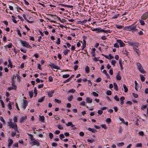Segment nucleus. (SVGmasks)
I'll list each match as a JSON object with an SVG mask.
<instances>
[{"label": "nucleus", "instance_id": "f257e3e1", "mask_svg": "<svg viewBox=\"0 0 148 148\" xmlns=\"http://www.w3.org/2000/svg\"><path fill=\"white\" fill-rule=\"evenodd\" d=\"M136 26L134 25H132L130 26H127L126 28L128 29V31L133 30V31H137L138 29H136Z\"/></svg>", "mask_w": 148, "mask_h": 148}, {"label": "nucleus", "instance_id": "f03ea898", "mask_svg": "<svg viewBox=\"0 0 148 148\" xmlns=\"http://www.w3.org/2000/svg\"><path fill=\"white\" fill-rule=\"evenodd\" d=\"M128 44L131 46H136L138 47V43L137 42H133L131 41H128Z\"/></svg>", "mask_w": 148, "mask_h": 148}, {"label": "nucleus", "instance_id": "7ed1b4c3", "mask_svg": "<svg viewBox=\"0 0 148 148\" xmlns=\"http://www.w3.org/2000/svg\"><path fill=\"white\" fill-rule=\"evenodd\" d=\"M22 45L24 47H27L28 45V43L26 41H23L21 40L20 41Z\"/></svg>", "mask_w": 148, "mask_h": 148}, {"label": "nucleus", "instance_id": "20e7f679", "mask_svg": "<svg viewBox=\"0 0 148 148\" xmlns=\"http://www.w3.org/2000/svg\"><path fill=\"white\" fill-rule=\"evenodd\" d=\"M30 143H33L34 144L32 145L33 146L34 145H36L38 147L39 146L40 143L38 141L36 140H35L34 139V140H33Z\"/></svg>", "mask_w": 148, "mask_h": 148}, {"label": "nucleus", "instance_id": "39448f33", "mask_svg": "<svg viewBox=\"0 0 148 148\" xmlns=\"http://www.w3.org/2000/svg\"><path fill=\"white\" fill-rule=\"evenodd\" d=\"M116 42L119 43L120 44V47H123L125 46V44L122 41L120 40H117Z\"/></svg>", "mask_w": 148, "mask_h": 148}, {"label": "nucleus", "instance_id": "423d86ee", "mask_svg": "<svg viewBox=\"0 0 148 148\" xmlns=\"http://www.w3.org/2000/svg\"><path fill=\"white\" fill-rule=\"evenodd\" d=\"M23 108L24 110H25L27 105L28 102L27 101L23 100Z\"/></svg>", "mask_w": 148, "mask_h": 148}, {"label": "nucleus", "instance_id": "0eeeda50", "mask_svg": "<svg viewBox=\"0 0 148 148\" xmlns=\"http://www.w3.org/2000/svg\"><path fill=\"white\" fill-rule=\"evenodd\" d=\"M27 119V116H23L22 118H21L19 122L21 123H23V121L26 120Z\"/></svg>", "mask_w": 148, "mask_h": 148}, {"label": "nucleus", "instance_id": "6e6552de", "mask_svg": "<svg viewBox=\"0 0 148 148\" xmlns=\"http://www.w3.org/2000/svg\"><path fill=\"white\" fill-rule=\"evenodd\" d=\"M74 76V75H72L69 78L66 80L64 81L63 82V83H66V82H69L71 79L72 78H73Z\"/></svg>", "mask_w": 148, "mask_h": 148}, {"label": "nucleus", "instance_id": "1a4fd4ad", "mask_svg": "<svg viewBox=\"0 0 148 148\" xmlns=\"http://www.w3.org/2000/svg\"><path fill=\"white\" fill-rule=\"evenodd\" d=\"M86 101L87 103H91L92 102V99L89 97H87L86 98Z\"/></svg>", "mask_w": 148, "mask_h": 148}, {"label": "nucleus", "instance_id": "9d476101", "mask_svg": "<svg viewBox=\"0 0 148 148\" xmlns=\"http://www.w3.org/2000/svg\"><path fill=\"white\" fill-rule=\"evenodd\" d=\"M116 79L117 80H120L121 79V77L120 75V72H119L116 75Z\"/></svg>", "mask_w": 148, "mask_h": 148}, {"label": "nucleus", "instance_id": "9b49d317", "mask_svg": "<svg viewBox=\"0 0 148 148\" xmlns=\"http://www.w3.org/2000/svg\"><path fill=\"white\" fill-rule=\"evenodd\" d=\"M54 92V90H51L48 93V95L49 97H51L53 96V95Z\"/></svg>", "mask_w": 148, "mask_h": 148}, {"label": "nucleus", "instance_id": "f8f14e48", "mask_svg": "<svg viewBox=\"0 0 148 148\" xmlns=\"http://www.w3.org/2000/svg\"><path fill=\"white\" fill-rule=\"evenodd\" d=\"M125 99V97L123 96L121 97L120 98V101H121L120 104L121 105H123V103H124L123 100Z\"/></svg>", "mask_w": 148, "mask_h": 148}, {"label": "nucleus", "instance_id": "ddd939ff", "mask_svg": "<svg viewBox=\"0 0 148 148\" xmlns=\"http://www.w3.org/2000/svg\"><path fill=\"white\" fill-rule=\"evenodd\" d=\"M139 71L142 73H145V71L143 70V67L141 66V67H139L138 68Z\"/></svg>", "mask_w": 148, "mask_h": 148}, {"label": "nucleus", "instance_id": "4468645a", "mask_svg": "<svg viewBox=\"0 0 148 148\" xmlns=\"http://www.w3.org/2000/svg\"><path fill=\"white\" fill-rule=\"evenodd\" d=\"M8 141L9 142L8 144V146L9 147H10L12 145V144L13 143V141L11 139H10L8 140Z\"/></svg>", "mask_w": 148, "mask_h": 148}, {"label": "nucleus", "instance_id": "2eb2a0df", "mask_svg": "<svg viewBox=\"0 0 148 148\" xmlns=\"http://www.w3.org/2000/svg\"><path fill=\"white\" fill-rule=\"evenodd\" d=\"M14 87H13V86H12V87H9L8 88V90L9 91L11 90L12 89H14L15 90H16L17 89V86H14Z\"/></svg>", "mask_w": 148, "mask_h": 148}, {"label": "nucleus", "instance_id": "dca6fc26", "mask_svg": "<svg viewBox=\"0 0 148 148\" xmlns=\"http://www.w3.org/2000/svg\"><path fill=\"white\" fill-rule=\"evenodd\" d=\"M39 119L42 122H44L45 117L43 116H39Z\"/></svg>", "mask_w": 148, "mask_h": 148}, {"label": "nucleus", "instance_id": "f3484780", "mask_svg": "<svg viewBox=\"0 0 148 148\" xmlns=\"http://www.w3.org/2000/svg\"><path fill=\"white\" fill-rule=\"evenodd\" d=\"M8 123L9 124L8 125L10 126V127H11L12 128H14V125L13 124V123L12 122H11V121H10L9 122H8Z\"/></svg>", "mask_w": 148, "mask_h": 148}, {"label": "nucleus", "instance_id": "a211bd4d", "mask_svg": "<svg viewBox=\"0 0 148 148\" xmlns=\"http://www.w3.org/2000/svg\"><path fill=\"white\" fill-rule=\"evenodd\" d=\"M88 130L89 131H91L93 133H95V132L97 131V130H95V129H92L90 127L88 128Z\"/></svg>", "mask_w": 148, "mask_h": 148}, {"label": "nucleus", "instance_id": "6ab92c4d", "mask_svg": "<svg viewBox=\"0 0 148 148\" xmlns=\"http://www.w3.org/2000/svg\"><path fill=\"white\" fill-rule=\"evenodd\" d=\"M148 17V15L146 14H144L141 16V18L143 20L146 19Z\"/></svg>", "mask_w": 148, "mask_h": 148}, {"label": "nucleus", "instance_id": "aec40b11", "mask_svg": "<svg viewBox=\"0 0 148 148\" xmlns=\"http://www.w3.org/2000/svg\"><path fill=\"white\" fill-rule=\"evenodd\" d=\"M113 85L114 86V88L116 91H118V87L117 84L116 83L114 82L113 83Z\"/></svg>", "mask_w": 148, "mask_h": 148}, {"label": "nucleus", "instance_id": "412c9836", "mask_svg": "<svg viewBox=\"0 0 148 148\" xmlns=\"http://www.w3.org/2000/svg\"><path fill=\"white\" fill-rule=\"evenodd\" d=\"M45 98V96H44L42 97H41V98L39 99L38 100V102H42L44 100Z\"/></svg>", "mask_w": 148, "mask_h": 148}, {"label": "nucleus", "instance_id": "4be33fe9", "mask_svg": "<svg viewBox=\"0 0 148 148\" xmlns=\"http://www.w3.org/2000/svg\"><path fill=\"white\" fill-rule=\"evenodd\" d=\"M140 76L141 81L142 82L144 81L145 80V78L144 76L142 75H140Z\"/></svg>", "mask_w": 148, "mask_h": 148}, {"label": "nucleus", "instance_id": "5701e85b", "mask_svg": "<svg viewBox=\"0 0 148 148\" xmlns=\"http://www.w3.org/2000/svg\"><path fill=\"white\" fill-rule=\"evenodd\" d=\"M85 70L86 72L88 73H89V67L88 66H86L85 69Z\"/></svg>", "mask_w": 148, "mask_h": 148}, {"label": "nucleus", "instance_id": "b1692460", "mask_svg": "<svg viewBox=\"0 0 148 148\" xmlns=\"http://www.w3.org/2000/svg\"><path fill=\"white\" fill-rule=\"evenodd\" d=\"M123 88H124V89L125 92H127L128 91V88L124 84H123Z\"/></svg>", "mask_w": 148, "mask_h": 148}, {"label": "nucleus", "instance_id": "393cba45", "mask_svg": "<svg viewBox=\"0 0 148 148\" xmlns=\"http://www.w3.org/2000/svg\"><path fill=\"white\" fill-rule=\"evenodd\" d=\"M134 50L137 53V54L139 55L140 53V52L139 51L138 49H137L136 48H133Z\"/></svg>", "mask_w": 148, "mask_h": 148}, {"label": "nucleus", "instance_id": "a878e982", "mask_svg": "<svg viewBox=\"0 0 148 148\" xmlns=\"http://www.w3.org/2000/svg\"><path fill=\"white\" fill-rule=\"evenodd\" d=\"M8 62L9 63V65L11 68H12L13 65H12V62H11L10 59L9 58L8 60Z\"/></svg>", "mask_w": 148, "mask_h": 148}, {"label": "nucleus", "instance_id": "bb28decb", "mask_svg": "<svg viewBox=\"0 0 148 148\" xmlns=\"http://www.w3.org/2000/svg\"><path fill=\"white\" fill-rule=\"evenodd\" d=\"M124 143L123 142L118 143L117 144V146L119 147H121L124 145Z\"/></svg>", "mask_w": 148, "mask_h": 148}, {"label": "nucleus", "instance_id": "cd10ccee", "mask_svg": "<svg viewBox=\"0 0 148 148\" xmlns=\"http://www.w3.org/2000/svg\"><path fill=\"white\" fill-rule=\"evenodd\" d=\"M27 134L30 137V138L31 139V140H34V138H33V136L31 134H30L28 133H27Z\"/></svg>", "mask_w": 148, "mask_h": 148}, {"label": "nucleus", "instance_id": "c85d7f7f", "mask_svg": "<svg viewBox=\"0 0 148 148\" xmlns=\"http://www.w3.org/2000/svg\"><path fill=\"white\" fill-rule=\"evenodd\" d=\"M69 51H70V50L67 49L64 51L63 53L64 55H66Z\"/></svg>", "mask_w": 148, "mask_h": 148}, {"label": "nucleus", "instance_id": "c756f323", "mask_svg": "<svg viewBox=\"0 0 148 148\" xmlns=\"http://www.w3.org/2000/svg\"><path fill=\"white\" fill-rule=\"evenodd\" d=\"M101 32L104 33H110V30H105L104 29H101Z\"/></svg>", "mask_w": 148, "mask_h": 148}, {"label": "nucleus", "instance_id": "7c9ffc66", "mask_svg": "<svg viewBox=\"0 0 148 148\" xmlns=\"http://www.w3.org/2000/svg\"><path fill=\"white\" fill-rule=\"evenodd\" d=\"M69 76L70 75L69 74H65L62 75V77L64 78H67L69 77Z\"/></svg>", "mask_w": 148, "mask_h": 148}, {"label": "nucleus", "instance_id": "2f4dec72", "mask_svg": "<svg viewBox=\"0 0 148 148\" xmlns=\"http://www.w3.org/2000/svg\"><path fill=\"white\" fill-rule=\"evenodd\" d=\"M73 98V96L72 95H70L68 98L67 99L69 101H71Z\"/></svg>", "mask_w": 148, "mask_h": 148}, {"label": "nucleus", "instance_id": "473e14b6", "mask_svg": "<svg viewBox=\"0 0 148 148\" xmlns=\"http://www.w3.org/2000/svg\"><path fill=\"white\" fill-rule=\"evenodd\" d=\"M75 92V90L73 89H72L69 90V93H74Z\"/></svg>", "mask_w": 148, "mask_h": 148}, {"label": "nucleus", "instance_id": "72a5a7b5", "mask_svg": "<svg viewBox=\"0 0 148 148\" xmlns=\"http://www.w3.org/2000/svg\"><path fill=\"white\" fill-rule=\"evenodd\" d=\"M53 68L55 69H56L58 70L60 69V68L59 67H58V66H57L54 64V65H53V67H52Z\"/></svg>", "mask_w": 148, "mask_h": 148}, {"label": "nucleus", "instance_id": "f704fd0d", "mask_svg": "<svg viewBox=\"0 0 148 148\" xmlns=\"http://www.w3.org/2000/svg\"><path fill=\"white\" fill-rule=\"evenodd\" d=\"M92 31H96L97 32H101V29H99V28H96V29H92Z\"/></svg>", "mask_w": 148, "mask_h": 148}, {"label": "nucleus", "instance_id": "c9c22d12", "mask_svg": "<svg viewBox=\"0 0 148 148\" xmlns=\"http://www.w3.org/2000/svg\"><path fill=\"white\" fill-rule=\"evenodd\" d=\"M29 96L30 98H31L33 96V91H29Z\"/></svg>", "mask_w": 148, "mask_h": 148}, {"label": "nucleus", "instance_id": "e433bc0d", "mask_svg": "<svg viewBox=\"0 0 148 148\" xmlns=\"http://www.w3.org/2000/svg\"><path fill=\"white\" fill-rule=\"evenodd\" d=\"M135 147H142V144L141 143H138L136 144Z\"/></svg>", "mask_w": 148, "mask_h": 148}, {"label": "nucleus", "instance_id": "4c0bfd02", "mask_svg": "<svg viewBox=\"0 0 148 148\" xmlns=\"http://www.w3.org/2000/svg\"><path fill=\"white\" fill-rule=\"evenodd\" d=\"M34 93L35 94V95H34V97H36V96L37 94V90H36V87L34 88Z\"/></svg>", "mask_w": 148, "mask_h": 148}, {"label": "nucleus", "instance_id": "58836bf2", "mask_svg": "<svg viewBox=\"0 0 148 148\" xmlns=\"http://www.w3.org/2000/svg\"><path fill=\"white\" fill-rule=\"evenodd\" d=\"M147 104L145 105H143V106H142L141 107V109L142 110H143L144 109H145L147 107Z\"/></svg>", "mask_w": 148, "mask_h": 148}, {"label": "nucleus", "instance_id": "ea45409f", "mask_svg": "<svg viewBox=\"0 0 148 148\" xmlns=\"http://www.w3.org/2000/svg\"><path fill=\"white\" fill-rule=\"evenodd\" d=\"M111 63L112 64L113 66H115V63H116V61L115 60H112Z\"/></svg>", "mask_w": 148, "mask_h": 148}, {"label": "nucleus", "instance_id": "a19ab883", "mask_svg": "<svg viewBox=\"0 0 148 148\" xmlns=\"http://www.w3.org/2000/svg\"><path fill=\"white\" fill-rule=\"evenodd\" d=\"M49 138L51 139H52L53 138V134L52 133H49Z\"/></svg>", "mask_w": 148, "mask_h": 148}, {"label": "nucleus", "instance_id": "79ce46f5", "mask_svg": "<svg viewBox=\"0 0 148 148\" xmlns=\"http://www.w3.org/2000/svg\"><path fill=\"white\" fill-rule=\"evenodd\" d=\"M11 85L13 87H14V86H16L15 84V81L14 80H12L11 81Z\"/></svg>", "mask_w": 148, "mask_h": 148}, {"label": "nucleus", "instance_id": "37998d69", "mask_svg": "<svg viewBox=\"0 0 148 148\" xmlns=\"http://www.w3.org/2000/svg\"><path fill=\"white\" fill-rule=\"evenodd\" d=\"M114 99L116 101H119V98L118 97V96L117 95H116L114 96Z\"/></svg>", "mask_w": 148, "mask_h": 148}, {"label": "nucleus", "instance_id": "c03bdc74", "mask_svg": "<svg viewBox=\"0 0 148 148\" xmlns=\"http://www.w3.org/2000/svg\"><path fill=\"white\" fill-rule=\"evenodd\" d=\"M132 95L135 98H137L138 97V95L137 94L133 93H132Z\"/></svg>", "mask_w": 148, "mask_h": 148}, {"label": "nucleus", "instance_id": "a18cd8bd", "mask_svg": "<svg viewBox=\"0 0 148 148\" xmlns=\"http://www.w3.org/2000/svg\"><path fill=\"white\" fill-rule=\"evenodd\" d=\"M0 101L2 107L3 108H4V103L3 101V100H2L0 99Z\"/></svg>", "mask_w": 148, "mask_h": 148}, {"label": "nucleus", "instance_id": "49530a36", "mask_svg": "<svg viewBox=\"0 0 148 148\" xmlns=\"http://www.w3.org/2000/svg\"><path fill=\"white\" fill-rule=\"evenodd\" d=\"M106 121L107 123H109L111 122V119L110 118H108L107 119Z\"/></svg>", "mask_w": 148, "mask_h": 148}, {"label": "nucleus", "instance_id": "de8ad7c7", "mask_svg": "<svg viewBox=\"0 0 148 148\" xmlns=\"http://www.w3.org/2000/svg\"><path fill=\"white\" fill-rule=\"evenodd\" d=\"M106 94L107 95H110L112 94V92L111 91L108 90L106 92Z\"/></svg>", "mask_w": 148, "mask_h": 148}, {"label": "nucleus", "instance_id": "09e8293b", "mask_svg": "<svg viewBox=\"0 0 148 148\" xmlns=\"http://www.w3.org/2000/svg\"><path fill=\"white\" fill-rule=\"evenodd\" d=\"M59 137L61 140H62V138H64V136L63 134H60L59 135Z\"/></svg>", "mask_w": 148, "mask_h": 148}, {"label": "nucleus", "instance_id": "8fccbe9b", "mask_svg": "<svg viewBox=\"0 0 148 148\" xmlns=\"http://www.w3.org/2000/svg\"><path fill=\"white\" fill-rule=\"evenodd\" d=\"M8 107L10 110H11L12 109L11 105L10 103H9L8 105Z\"/></svg>", "mask_w": 148, "mask_h": 148}, {"label": "nucleus", "instance_id": "3c124183", "mask_svg": "<svg viewBox=\"0 0 148 148\" xmlns=\"http://www.w3.org/2000/svg\"><path fill=\"white\" fill-rule=\"evenodd\" d=\"M48 80L50 82H52L53 81V79L51 76H50L49 77Z\"/></svg>", "mask_w": 148, "mask_h": 148}, {"label": "nucleus", "instance_id": "603ef678", "mask_svg": "<svg viewBox=\"0 0 148 148\" xmlns=\"http://www.w3.org/2000/svg\"><path fill=\"white\" fill-rule=\"evenodd\" d=\"M92 94L95 97H98L99 95L98 94L95 92H92Z\"/></svg>", "mask_w": 148, "mask_h": 148}, {"label": "nucleus", "instance_id": "864d4df0", "mask_svg": "<svg viewBox=\"0 0 148 148\" xmlns=\"http://www.w3.org/2000/svg\"><path fill=\"white\" fill-rule=\"evenodd\" d=\"M103 112L102 110H99L98 111L97 113L99 115H101L103 113Z\"/></svg>", "mask_w": 148, "mask_h": 148}, {"label": "nucleus", "instance_id": "5fc2aeb1", "mask_svg": "<svg viewBox=\"0 0 148 148\" xmlns=\"http://www.w3.org/2000/svg\"><path fill=\"white\" fill-rule=\"evenodd\" d=\"M0 120L2 122H3L4 123H5V121L2 117H0Z\"/></svg>", "mask_w": 148, "mask_h": 148}, {"label": "nucleus", "instance_id": "6e6d98bb", "mask_svg": "<svg viewBox=\"0 0 148 148\" xmlns=\"http://www.w3.org/2000/svg\"><path fill=\"white\" fill-rule=\"evenodd\" d=\"M116 27L118 29H122L123 27V26L121 25H116Z\"/></svg>", "mask_w": 148, "mask_h": 148}, {"label": "nucleus", "instance_id": "4d7b16f0", "mask_svg": "<svg viewBox=\"0 0 148 148\" xmlns=\"http://www.w3.org/2000/svg\"><path fill=\"white\" fill-rule=\"evenodd\" d=\"M54 100L56 102L58 103H61V101L59 99H55Z\"/></svg>", "mask_w": 148, "mask_h": 148}, {"label": "nucleus", "instance_id": "13d9d810", "mask_svg": "<svg viewBox=\"0 0 148 148\" xmlns=\"http://www.w3.org/2000/svg\"><path fill=\"white\" fill-rule=\"evenodd\" d=\"M60 38H58L57 39V41L56 42V43L58 45H59L60 44Z\"/></svg>", "mask_w": 148, "mask_h": 148}, {"label": "nucleus", "instance_id": "bf43d9fd", "mask_svg": "<svg viewBox=\"0 0 148 148\" xmlns=\"http://www.w3.org/2000/svg\"><path fill=\"white\" fill-rule=\"evenodd\" d=\"M87 141L90 143H92L94 142L95 141V140L93 139L90 140L89 139H88L87 140Z\"/></svg>", "mask_w": 148, "mask_h": 148}, {"label": "nucleus", "instance_id": "052dcab7", "mask_svg": "<svg viewBox=\"0 0 148 148\" xmlns=\"http://www.w3.org/2000/svg\"><path fill=\"white\" fill-rule=\"evenodd\" d=\"M109 73L111 75H112L113 74V71L112 69H110L109 71Z\"/></svg>", "mask_w": 148, "mask_h": 148}, {"label": "nucleus", "instance_id": "680f3d73", "mask_svg": "<svg viewBox=\"0 0 148 148\" xmlns=\"http://www.w3.org/2000/svg\"><path fill=\"white\" fill-rule=\"evenodd\" d=\"M139 21H140V24L141 25H145V23L143 21L141 20H140Z\"/></svg>", "mask_w": 148, "mask_h": 148}, {"label": "nucleus", "instance_id": "e2e57ef3", "mask_svg": "<svg viewBox=\"0 0 148 148\" xmlns=\"http://www.w3.org/2000/svg\"><path fill=\"white\" fill-rule=\"evenodd\" d=\"M14 123H16L17 121V118L16 116H14L13 118Z\"/></svg>", "mask_w": 148, "mask_h": 148}, {"label": "nucleus", "instance_id": "0e129e2a", "mask_svg": "<svg viewBox=\"0 0 148 148\" xmlns=\"http://www.w3.org/2000/svg\"><path fill=\"white\" fill-rule=\"evenodd\" d=\"M101 79L100 77H98L96 79V82H99L101 81Z\"/></svg>", "mask_w": 148, "mask_h": 148}, {"label": "nucleus", "instance_id": "69168bd1", "mask_svg": "<svg viewBox=\"0 0 148 148\" xmlns=\"http://www.w3.org/2000/svg\"><path fill=\"white\" fill-rule=\"evenodd\" d=\"M12 44L11 43H10L9 44L6 45V46L8 47V48H11L12 47Z\"/></svg>", "mask_w": 148, "mask_h": 148}, {"label": "nucleus", "instance_id": "338daca9", "mask_svg": "<svg viewBox=\"0 0 148 148\" xmlns=\"http://www.w3.org/2000/svg\"><path fill=\"white\" fill-rule=\"evenodd\" d=\"M57 127L60 130H62L63 129V127L59 125H57Z\"/></svg>", "mask_w": 148, "mask_h": 148}, {"label": "nucleus", "instance_id": "774afa93", "mask_svg": "<svg viewBox=\"0 0 148 148\" xmlns=\"http://www.w3.org/2000/svg\"><path fill=\"white\" fill-rule=\"evenodd\" d=\"M44 84H39L38 86V88H40L43 87Z\"/></svg>", "mask_w": 148, "mask_h": 148}]
</instances>
